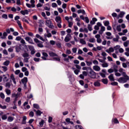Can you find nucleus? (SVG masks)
<instances>
[{
	"instance_id": "1",
	"label": "nucleus",
	"mask_w": 129,
	"mask_h": 129,
	"mask_svg": "<svg viewBox=\"0 0 129 129\" xmlns=\"http://www.w3.org/2000/svg\"><path fill=\"white\" fill-rule=\"evenodd\" d=\"M90 71L88 73V75L89 77H90V78H93L94 79L95 78H96V73L93 71L92 68H90Z\"/></svg>"
},
{
	"instance_id": "2",
	"label": "nucleus",
	"mask_w": 129,
	"mask_h": 129,
	"mask_svg": "<svg viewBox=\"0 0 129 129\" xmlns=\"http://www.w3.org/2000/svg\"><path fill=\"white\" fill-rule=\"evenodd\" d=\"M129 80V77H127V78L124 77H120L117 80V81L119 82V83H126L127 81Z\"/></svg>"
},
{
	"instance_id": "3",
	"label": "nucleus",
	"mask_w": 129,
	"mask_h": 129,
	"mask_svg": "<svg viewBox=\"0 0 129 129\" xmlns=\"http://www.w3.org/2000/svg\"><path fill=\"white\" fill-rule=\"evenodd\" d=\"M113 30L115 32V31H117L118 32H121V26L120 25H118L116 26V24H113L112 25Z\"/></svg>"
},
{
	"instance_id": "4",
	"label": "nucleus",
	"mask_w": 129,
	"mask_h": 129,
	"mask_svg": "<svg viewBox=\"0 0 129 129\" xmlns=\"http://www.w3.org/2000/svg\"><path fill=\"white\" fill-rule=\"evenodd\" d=\"M45 25L47 26V27H49L50 29H53L54 28V26L53 25V24L52 23V21L50 20H47L45 21Z\"/></svg>"
},
{
	"instance_id": "5",
	"label": "nucleus",
	"mask_w": 129,
	"mask_h": 129,
	"mask_svg": "<svg viewBox=\"0 0 129 129\" xmlns=\"http://www.w3.org/2000/svg\"><path fill=\"white\" fill-rule=\"evenodd\" d=\"M71 40V35L68 34L64 38V42L67 43Z\"/></svg>"
},
{
	"instance_id": "6",
	"label": "nucleus",
	"mask_w": 129,
	"mask_h": 129,
	"mask_svg": "<svg viewBox=\"0 0 129 129\" xmlns=\"http://www.w3.org/2000/svg\"><path fill=\"white\" fill-rule=\"evenodd\" d=\"M25 40H26V41L27 42H28V43H29V44H34V42L33 41V39H32L31 38V37H26L25 38Z\"/></svg>"
},
{
	"instance_id": "7",
	"label": "nucleus",
	"mask_w": 129,
	"mask_h": 129,
	"mask_svg": "<svg viewBox=\"0 0 129 129\" xmlns=\"http://www.w3.org/2000/svg\"><path fill=\"white\" fill-rule=\"evenodd\" d=\"M28 48L30 50V51H31V55H34V54H35V53H36V51H35V48H34V46H29Z\"/></svg>"
},
{
	"instance_id": "8",
	"label": "nucleus",
	"mask_w": 129,
	"mask_h": 129,
	"mask_svg": "<svg viewBox=\"0 0 129 129\" xmlns=\"http://www.w3.org/2000/svg\"><path fill=\"white\" fill-rule=\"evenodd\" d=\"M100 34H97L95 35V38L97 39V42L98 43H101L102 42V40L100 38Z\"/></svg>"
},
{
	"instance_id": "9",
	"label": "nucleus",
	"mask_w": 129,
	"mask_h": 129,
	"mask_svg": "<svg viewBox=\"0 0 129 129\" xmlns=\"http://www.w3.org/2000/svg\"><path fill=\"white\" fill-rule=\"evenodd\" d=\"M29 13V12L28 10H22L20 11L21 14L23 15V16H26V15H28Z\"/></svg>"
},
{
	"instance_id": "10",
	"label": "nucleus",
	"mask_w": 129,
	"mask_h": 129,
	"mask_svg": "<svg viewBox=\"0 0 129 129\" xmlns=\"http://www.w3.org/2000/svg\"><path fill=\"white\" fill-rule=\"evenodd\" d=\"M10 79L12 80L14 84H17V82L16 81V79L15 78V76L14 74H11L10 76Z\"/></svg>"
},
{
	"instance_id": "11",
	"label": "nucleus",
	"mask_w": 129,
	"mask_h": 129,
	"mask_svg": "<svg viewBox=\"0 0 129 129\" xmlns=\"http://www.w3.org/2000/svg\"><path fill=\"white\" fill-rule=\"evenodd\" d=\"M128 61H129V59H128ZM122 65L123 68H127V67H128L129 68V61H127L126 62H123Z\"/></svg>"
},
{
	"instance_id": "12",
	"label": "nucleus",
	"mask_w": 129,
	"mask_h": 129,
	"mask_svg": "<svg viewBox=\"0 0 129 129\" xmlns=\"http://www.w3.org/2000/svg\"><path fill=\"white\" fill-rule=\"evenodd\" d=\"M42 55L43 56H42L41 58L43 60H47V57H48V54L46 52H42Z\"/></svg>"
},
{
	"instance_id": "13",
	"label": "nucleus",
	"mask_w": 129,
	"mask_h": 129,
	"mask_svg": "<svg viewBox=\"0 0 129 129\" xmlns=\"http://www.w3.org/2000/svg\"><path fill=\"white\" fill-rule=\"evenodd\" d=\"M55 21L57 23H62V21H61V17L60 16L56 17L55 18Z\"/></svg>"
},
{
	"instance_id": "14",
	"label": "nucleus",
	"mask_w": 129,
	"mask_h": 129,
	"mask_svg": "<svg viewBox=\"0 0 129 129\" xmlns=\"http://www.w3.org/2000/svg\"><path fill=\"white\" fill-rule=\"evenodd\" d=\"M93 70L95 71H100V67L98 66H94L93 67Z\"/></svg>"
},
{
	"instance_id": "15",
	"label": "nucleus",
	"mask_w": 129,
	"mask_h": 129,
	"mask_svg": "<svg viewBox=\"0 0 129 129\" xmlns=\"http://www.w3.org/2000/svg\"><path fill=\"white\" fill-rule=\"evenodd\" d=\"M95 22H97V19L96 18H93L90 23L91 25H94V24H95Z\"/></svg>"
},
{
	"instance_id": "16",
	"label": "nucleus",
	"mask_w": 129,
	"mask_h": 129,
	"mask_svg": "<svg viewBox=\"0 0 129 129\" xmlns=\"http://www.w3.org/2000/svg\"><path fill=\"white\" fill-rule=\"evenodd\" d=\"M26 120H27V116H24L23 117V119L22 121V124H26V123H27V122L26 121Z\"/></svg>"
},
{
	"instance_id": "17",
	"label": "nucleus",
	"mask_w": 129,
	"mask_h": 129,
	"mask_svg": "<svg viewBox=\"0 0 129 129\" xmlns=\"http://www.w3.org/2000/svg\"><path fill=\"white\" fill-rule=\"evenodd\" d=\"M107 53H112V52H114V48L112 47H110L108 50H106Z\"/></svg>"
},
{
	"instance_id": "18",
	"label": "nucleus",
	"mask_w": 129,
	"mask_h": 129,
	"mask_svg": "<svg viewBox=\"0 0 129 129\" xmlns=\"http://www.w3.org/2000/svg\"><path fill=\"white\" fill-rule=\"evenodd\" d=\"M17 23L21 30H23V26H22V23H21V21L19 20L17 21Z\"/></svg>"
},
{
	"instance_id": "19",
	"label": "nucleus",
	"mask_w": 129,
	"mask_h": 129,
	"mask_svg": "<svg viewBox=\"0 0 129 129\" xmlns=\"http://www.w3.org/2000/svg\"><path fill=\"white\" fill-rule=\"evenodd\" d=\"M49 56L50 57H57V54H56V53H54L53 52H50L49 53Z\"/></svg>"
},
{
	"instance_id": "20",
	"label": "nucleus",
	"mask_w": 129,
	"mask_h": 129,
	"mask_svg": "<svg viewBox=\"0 0 129 129\" xmlns=\"http://www.w3.org/2000/svg\"><path fill=\"white\" fill-rule=\"evenodd\" d=\"M21 82L22 83H27V82H28V78L24 77L23 79L21 80Z\"/></svg>"
},
{
	"instance_id": "21",
	"label": "nucleus",
	"mask_w": 129,
	"mask_h": 129,
	"mask_svg": "<svg viewBox=\"0 0 129 129\" xmlns=\"http://www.w3.org/2000/svg\"><path fill=\"white\" fill-rule=\"evenodd\" d=\"M108 78L111 81H114V78H113V74H111L109 77Z\"/></svg>"
},
{
	"instance_id": "22",
	"label": "nucleus",
	"mask_w": 129,
	"mask_h": 129,
	"mask_svg": "<svg viewBox=\"0 0 129 129\" xmlns=\"http://www.w3.org/2000/svg\"><path fill=\"white\" fill-rule=\"evenodd\" d=\"M11 85H12V81H10V82H8L6 84V87L10 88V87H11Z\"/></svg>"
},
{
	"instance_id": "23",
	"label": "nucleus",
	"mask_w": 129,
	"mask_h": 129,
	"mask_svg": "<svg viewBox=\"0 0 129 129\" xmlns=\"http://www.w3.org/2000/svg\"><path fill=\"white\" fill-rule=\"evenodd\" d=\"M8 33L6 32L3 33V36L1 37V39H7Z\"/></svg>"
},
{
	"instance_id": "24",
	"label": "nucleus",
	"mask_w": 129,
	"mask_h": 129,
	"mask_svg": "<svg viewBox=\"0 0 129 129\" xmlns=\"http://www.w3.org/2000/svg\"><path fill=\"white\" fill-rule=\"evenodd\" d=\"M41 113H43V112L40 110H38L37 111H36V114L37 116H40Z\"/></svg>"
},
{
	"instance_id": "25",
	"label": "nucleus",
	"mask_w": 129,
	"mask_h": 129,
	"mask_svg": "<svg viewBox=\"0 0 129 129\" xmlns=\"http://www.w3.org/2000/svg\"><path fill=\"white\" fill-rule=\"evenodd\" d=\"M80 43L81 44H82V45H86V41H85V40H84V39H80Z\"/></svg>"
},
{
	"instance_id": "26",
	"label": "nucleus",
	"mask_w": 129,
	"mask_h": 129,
	"mask_svg": "<svg viewBox=\"0 0 129 129\" xmlns=\"http://www.w3.org/2000/svg\"><path fill=\"white\" fill-rule=\"evenodd\" d=\"M10 63V60H6L3 63V65H4V66H9Z\"/></svg>"
},
{
	"instance_id": "27",
	"label": "nucleus",
	"mask_w": 129,
	"mask_h": 129,
	"mask_svg": "<svg viewBox=\"0 0 129 129\" xmlns=\"http://www.w3.org/2000/svg\"><path fill=\"white\" fill-rule=\"evenodd\" d=\"M7 120H8V121H9V122H12V121H13V120H14V117H13L12 116H9L8 117Z\"/></svg>"
},
{
	"instance_id": "28",
	"label": "nucleus",
	"mask_w": 129,
	"mask_h": 129,
	"mask_svg": "<svg viewBox=\"0 0 129 129\" xmlns=\"http://www.w3.org/2000/svg\"><path fill=\"white\" fill-rule=\"evenodd\" d=\"M37 46L39 48H43V47H44V45H43V42L42 41H40L39 43H37Z\"/></svg>"
},
{
	"instance_id": "29",
	"label": "nucleus",
	"mask_w": 129,
	"mask_h": 129,
	"mask_svg": "<svg viewBox=\"0 0 129 129\" xmlns=\"http://www.w3.org/2000/svg\"><path fill=\"white\" fill-rule=\"evenodd\" d=\"M94 85L96 87L100 86V83L99 82V81H97L94 82Z\"/></svg>"
},
{
	"instance_id": "30",
	"label": "nucleus",
	"mask_w": 129,
	"mask_h": 129,
	"mask_svg": "<svg viewBox=\"0 0 129 129\" xmlns=\"http://www.w3.org/2000/svg\"><path fill=\"white\" fill-rule=\"evenodd\" d=\"M30 59V57H24L23 61L24 63H29V59Z\"/></svg>"
},
{
	"instance_id": "31",
	"label": "nucleus",
	"mask_w": 129,
	"mask_h": 129,
	"mask_svg": "<svg viewBox=\"0 0 129 129\" xmlns=\"http://www.w3.org/2000/svg\"><path fill=\"white\" fill-rule=\"evenodd\" d=\"M102 67H103V68L108 67V64L107 63V62H105V61L104 63H103V64H102Z\"/></svg>"
},
{
	"instance_id": "32",
	"label": "nucleus",
	"mask_w": 129,
	"mask_h": 129,
	"mask_svg": "<svg viewBox=\"0 0 129 129\" xmlns=\"http://www.w3.org/2000/svg\"><path fill=\"white\" fill-rule=\"evenodd\" d=\"M89 42H90V43H95L96 40L95 38H89Z\"/></svg>"
},
{
	"instance_id": "33",
	"label": "nucleus",
	"mask_w": 129,
	"mask_h": 129,
	"mask_svg": "<svg viewBox=\"0 0 129 129\" xmlns=\"http://www.w3.org/2000/svg\"><path fill=\"white\" fill-rule=\"evenodd\" d=\"M44 37L45 38H46V37L47 38H51V37H52V34H51V33H48L47 34H45Z\"/></svg>"
},
{
	"instance_id": "34",
	"label": "nucleus",
	"mask_w": 129,
	"mask_h": 129,
	"mask_svg": "<svg viewBox=\"0 0 129 129\" xmlns=\"http://www.w3.org/2000/svg\"><path fill=\"white\" fill-rule=\"evenodd\" d=\"M128 45H129V41L128 40H127L125 42H123L124 47H127V46H128Z\"/></svg>"
},
{
	"instance_id": "35",
	"label": "nucleus",
	"mask_w": 129,
	"mask_h": 129,
	"mask_svg": "<svg viewBox=\"0 0 129 129\" xmlns=\"http://www.w3.org/2000/svg\"><path fill=\"white\" fill-rule=\"evenodd\" d=\"M125 15V12L122 11L120 13L119 17L120 18H123V16Z\"/></svg>"
},
{
	"instance_id": "36",
	"label": "nucleus",
	"mask_w": 129,
	"mask_h": 129,
	"mask_svg": "<svg viewBox=\"0 0 129 129\" xmlns=\"http://www.w3.org/2000/svg\"><path fill=\"white\" fill-rule=\"evenodd\" d=\"M102 82H103L104 84H107L108 81L107 80V79H102Z\"/></svg>"
},
{
	"instance_id": "37",
	"label": "nucleus",
	"mask_w": 129,
	"mask_h": 129,
	"mask_svg": "<svg viewBox=\"0 0 129 129\" xmlns=\"http://www.w3.org/2000/svg\"><path fill=\"white\" fill-rule=\"evenodd\" d=\"M22 56L24 58H27V57H30L29 55V54L27 52H25V53H23Z\"/></svg>"
},
{
	"instance_id": "38",
	"label": "nucleus",
	"mask_w": 129,
	"mask_h": 129,
	"mask_svg": "<svg viewBox=\"0 0 129 129\" xmlns=\"http://www.w3.org/2000/svg\"><path fill=\"white\" fill-rule=\"evenodd\" d=\"M5 91L6 92V94H7V95H10V94H11V90L9 89H5Z\"/></svg>"
},
{
	"instance_id": "39",
	"label": "nucleus",
	"mask_w": 129,
	"mask_h": 129,
	"mask_svg": "<svg viewBox=\"0 0 129 129\" xmlns=\"http://www.w3.org/2000/svg\"><path fill=\"white\" fill-rule=\"evenodd\" d=\"M103 24L105 27H107L109 25V21H104Z\"/></svg>"
},
{
	"instance_id": "40",
	"label": "nucleus",
	"mask_w": 129,
	"mask_h": 129,
	"mask_svg": "<svg viewBox=\"0 0 129 129\" xmlns=\"http://www.w3.org/2000/svg\"><path fill=\"white\" fill-rule=\"evenodd\" d=\"M2 68L4 72H7V71H8V67L6 66H3L2 67Z\"/></svg>"
},
{
	"instance_id": "41",
	"label": "nucleus",
	"mask_w": 129,
	"mask_h": 129,
	"mask_svg": "<svg viewBox=\"0 0 129 129\" xmlns=\"http://www.w3.org/2000/svg\"><path fill=\"white\" fill-rule=\"evenodd\" d=\"M7 118H8V116L7 115V114H4L2 116V119L3 120H6V119H7Z\"/></svg>"
},
{
	"instance_id": "42",
	"label": "nucleus",
	"mask_w": 129,
	"mask_h": 129,
	"mask_svg": "<svg viewBox=\"0 0 129 129\" xmlns=\"http://www.w3.org/2000/svg\"><path fill=\"white\" fill-rule=\"evenodd\" d=\"M85 62L86 63L87 66L89 67V66H91V65H92V61H88L87 60H86Z\"/></svg>"
},
{
	"instance_id": "43",
	"label": "nucleus",
	"mask_w": 129,
	"mask_h": 129,
	"mask_svg": "<svg viewBox=\"0 0 129 129\" xmlns=\"http://www.w3.org/2000/svg\"><path fill=\"white\" fill-rule=\"evenodd\" d=\"M120 48V45H117L115 47H114V50H115L116 51V50H119Z\"/></svg>"
},
{
	"instance_id": "44",
	"label": "nucleus",
	"mask_w": 129,
	"mask_h": 129,
	"mask_svg": "<svg viewBox=\"0 0 129 129\" xmlns=\"http://www.w3.org/2000/svg\"><path fill=\"white\" fill-rule=\"evenodd\" d=\"M33 107L36 109H39V108H40V106H39V105L37 104H34Z\"/></svg>"
},
{
	"instance_id": "45",
	"label": "nucleus",
	"mask_w": 129,
	"mask_h": 129,
	"mask_svg": "<svg viewBox=\"0 0 129 129\" xmlns=\"http://www.w3.org/2000/svg\"><path fill=\"white\" fill-rule=\"evenodd\" d=\"M112 121H113L114 123H119V121H118V120H117L116 118L113 119Z\"/></svg>"
},
{
	"instance_id": "46",
	"label": "nucleus",
	"mask_w": 129,
	"mask_h": 129,
	"mask_svg": "<svg viewBox=\"0 0 129 129\" xmlns=\"http://www.w3.org/2000/svg\"><path fill=\"white\" fill-rule=\"evenodd\" d=\"M88 29L90 32H91L92 31V26L90 24L88 25Z\"/></svg>"
},
{
	"instance_id": "47",
	"label": "nucleus",
	"mask_w": 129,
	"mask_h": 129,
	"mask_svg": "<svg viewBox=\"0 0 129 129\" xmlns=\"http://www.w3.org/2000/svg\"><path fill=\"white\" fill-rule=\"evenodd\" d=\"M121 75H122V76H123L124 78H127V77H128V76H127L126 75V73L124 72H123V73H121Z\"/></svg>"
},
{
	"instance_id": "48",
	"label": "nucleus",
	"mask_w": 129,
	"mask_h": 129,
	"mask_svg": "<svg viewBox=\"0 0 129 129\" xmlns=\"http://www.w3.org/2000/svg\"><path fill=\"white\" fill-rule=\"evenodd\" d=\"M2 18H3V19H5V20H8V15H7L6 14H4L2 15Z\"/></svg>"
},
{
	"instance_id": "49",
	"label": "nucleus",
	"mask_w": 129,
	"mask_h": 129,
	"mask_svg": "<svg viewBox=\"0 0 129 129\" xmlns=\"http://www.w3.org/2000/svg\"><path fill=\"white\" fill-rule=\"evenodd\" d=\"M74 72L76 75H78V74H79V72H80V71L76 69L74 70Z\"/></svg>"
},
{
	"instance_id": "50",
	"label": "nucleus",
	"mask_w": 129,
	"mask_h": 129,
	"mask_svg": "<svg viewBox=\"0 0 129 129\" xmlns=\"http://www.w3.org/2000/svg\"><path fill=\"white\" fill-rule=\"evenodd\" d=\"M84 21H85V22L87 23V24H88L89 23V18H88V17H85V20Z\"/></svg>"
},
{
	"instance_id": "51",
	"label": "nucleus",
	"mask_w": 129,
	"mask_h": 129,
	"mask_svg": "<svg viewBox=\"0 0 129 129\" xmlns=\"http://www.w3.org/2000/svg\"><path fill=\"white\" fill-rule=\"evenodd\" d=\"M22 22H25V23H27V24H29V21L25 18H22Z\"/></svg>"
},
{
	"instance_id": "52",
	"label": "nucleus",
	"mask_w": 129,
	"mask_h": 129,
	"mask_svg": "<svg viewBox=\"0 0 129 129\" xmlns=\"http://www.w3.org/2000/svg\"><path fill=\"white\" fill-rule=\"evenodd\" d=\"M68 24L69 28H72V26H73V22H70L69 21H68Z\"/></svg>"
},
{
	"instance_id": "53",
	"label": "nucleus",
	"mask_w": 129,
	"mask_h": 129,
	"mask_svg": "<svg viewBox=\"0 0 129 129\" xmlns=\"http://www.w3.org/2000/svg\"><path fill=\"white\" fill-rule=\"evenodd\" d=\"M53 120V117L51 116H49L48 117V122L49 123H51L52 122V121Z\"/></svg>"
},
{
	"instance_id": "54",
	"label": "nucleus",
	"mask_w": 129,
	"mask_h": 129,
	"mask_svg": "<svg viewBox=\"0 0 129 129\" xmlns=\"http://www.w3.org/2000/svg\"><path fill=\"white\" fill-rule=\"evenodd\" d=\"M39 40H41V41H42L43 42H46V41H48L47 39H44L42 36H40Z\"/></svg>"
},
{
	"instance_id": "55",
	"label": "nucleus",
	"mask_w": 129,
	"mask_h": 129,
	"mask_svg": "<svg viewBox=\"0 0 129 129\" xmlns=\"http://www.w3.org/2000/svg\"><path fill=\"white\" fill-rule=\"evenodd\" d=\"M93 64H94V65H96V66L98 65V64H99L98 61H97V60H93Z\"/></svg>"
},
{
	"instance_id": "56",
	"label": "nucleus",
	"mask_w": 129,
	"mask_h": 129,
	"mask_svg": "<svg viewBox=\"0 0 129 129\" xmlns=\"http://www.w3.org/2000/svg\"><path fill=\"white\" fill-rule=\"evenodd\" d=\"M16 52H17V53H19V52H20V51H21V48L19 46H17L16 47Z\"/></svg>"
},
{
	"instance_id": "57",
	"label": "nucleus",
	"mask_w": 129,
	"mask_h": 129,
	"mask_svg": "<svg viewBox=\"0 0 129 129\" xmlns=\"http://www.w3.org/2000/svg\"><path fill=\"white\" fill-rule=\"evenodd\" d=\"M13 36H15V37L17 36H19V32H18L17 31H14L13 33Z\"/></svg>"
},
{
	"instance_id": "58",
	"label": "nucleus",
	"mask_w": 129,
	"mask_h": 129,
	"mask_svg": "<svg viewBox=\"0 0 129 129\" xmlns=\"http://www.w3.org/2000/svg\"><path fill=\"white\" fill-rule=\"evenodd\" d=\"M118 84V83H117V82H113L111 83V85H112L113 86H115L117 85Z\"/></svg>"
},
{
	"instance_id": "59",
	"label": "nucleus",
	"mask_w": 129,
	"mask_h": 129,
	"mask_svg": "<svg viewBox=\"0 0 129 129\" xmlns=\"http://www.w3.org/2000/svg\"><path fill=\"white\" fill-rule=\"evenodd\" d=\"M0 108H2V109H6V108H7V106H3L2 105V104H0Z\"/></svg>"
},
{
	"instance_id": "60",
	"label": "nucleus",
	"mask_w": 129,
	"mask_h": 129,
	"mask_svg": "<svg viewBox=\"0 0 129 129\" xmlns=\"http://www.w3.org/2000/svg\"><path fill=\"white\" fill-rule=\"evenodd\" d=\"M27 70H28V69H27V68L26 67H23L22 68V72H26V71H27Z\"/></svg>"
},
{
	"instance_id": "61",
	"label": "nucleus",
	"mask_w": 129,
	"mask_h": 129,
	"mask_svg": "<svg viewBox=\"0 0 129 129\" xmlns=\"http://www.w3.org/2000/svg\"><path fill=\"white\" fill-rule=\"evenodd\" d=\"M51 7L52 8H57V4L55 3H53L51 4Z\"/></svg>"
},
{
	"instance_id": "62",
	"label": "nucleus",
	"mask_w": 129,
	"mask_h": 129,
	"mask_svg": "<svg viewBox=\"0 0 129 129\" xmlns=\"http://www.w3.org/2000/svg\"><path fill=\"white\" fill-rule=\"evenodd\" d=\"M16 41H21V40H22V38L21 37V36H17L16 38V39H15Z\"/></svg>"
},
{
	"instance_id": "63",
	"label": "nucleus",
	"mask_w": 129,
	"mask_h": 129,
	"mask_svg": "<svg viewBox=\"0 0 129 129\" xmlns=\"http://www.w3.org/2000/svg\"><path fill=\"white\" fill-rule=\"evenodd\" d=\"M0 97L3 99H4L5 98V94H4L3 93H1L0 94Z\"/></svg>"
},
{
	"instance_id": "64",
	"label": "nucleus",
	"mask_w": 129,
	"mask_h": 129,
	"mask_svg": "<svg viewBox=\"0 0 129 129\" xmlns=\"http://www.w3.org/2000/svg\"><path fill=\"white\" fill-rule=\"evenodd\" d=\"M29 116H30L31 117H33V116H34V112L31 111L29 113Z\"/></svg>"
}]
</instances>
